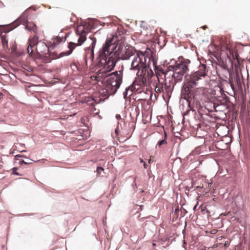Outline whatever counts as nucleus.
<instances>
[{
	"label": "nucleus",
	"mask_w": 250,
	"mask_h": 250,
	"mask_svg": "<svg viewBox=\"0 0 250 250\" xmlns=\"http://www.w3.org/2000/svg\"><path fill=\"white\" fill-rule=\"evenodd\" d=\"M113 40L114 37L107 39L98 52V63L102 67L99 72L98 75L100 77L109 75V71L113 69L119 59L128 60L137 51L131 45H124L121 44L119 45L118 49L114 51L116 46L113 42Z\"/></svg>",
	"instance_id": "nucleus-1"
},
{
	"label": "nucleus",
	"mask_w": 250,
	"mask_h": 250,
	"mask_svg": "<svg viewBox=\"0 0 250 250\" xmlns=\"http://www.w3.org/2000/svg\"><path fill=\"white\" fill-rule=\"evenodd\" d=\"M208 72L206 65L201 64L197 71L186 75L185 78L186 83L183 85L181 91L182 98L188 102L192 99H196V91L194 86L197 85L198 81L205 78Z\"/></svg>",
	"instance_id": "nucleus-2"
},
{
	"label": "nucleus",
	"mask_w": 250,
	"mask_h": 250,
	"mask_svg": "<svg viewBox=\"0 0 250 250\" xmlns=\"http://www.w3.org/2000/svg\"><path fill=\"white\" fill-rule=\"evenodd\" d=\"M136 54L131 62V69L137 71V74L142 77V81L145 83L151 77L153 73L151 69H148V64H146V60L150 58L149 54L147 51H137Z\"/></svg>",
	"instance_id": "nucleus-3"
},
{
	"label": "nucleus",
	"mask_w": 250,
	"mask_h": 250,
	"mask_svg": "<svg viewBox=\"0 0 250 250\" xmlns=\"http://www.w3.org/2000/svg\"><path fill=\"white\" fill-rule=\"evenodd\" d=\"M20 23L19 20L15 21L9 25H0V38L3 49L5 52L8 53L11 50V53L14 54L17 49V45L15 42H12L8 46V39L7 33L19 26Z\"/></svg>",
	"instance_id": "nucleus-4"
},
{
	"label": "nucleus",
	"mask_w": 250,
	"mask_h": 250,
	"mask_svg": "<svg viewBox=\"0 0 250 250\" xmlns=\"http://www.w3.org/2000/svg\"><path fill=\"white\" fill-rule=\"evenodd\" d=\"M100 69L97 71V77L100 79H104L109 77L107 80V84L105 86V90L107 94L109 95L114 94L119 88L123 80V69L118 71H115L114 73H110L111 70L109 71V75L100 77L99 76Z\"/></svg>",
	"instance_id": "nucleus-5"
},
{
	"label": "nucleus",
	"mask_w": 250,
	"mask_h": 250,
	"mask_svg": "<svg viewBox=\"0 0 250 250\" xmlns=\"http://www.w3.org/2000/svg\"><path fill=\"white\" fill-rule=\"evenodd\" d=\"M91 28V25L89 23H85L84 25L78 26L76 30V34L78 37L77 43L73 42H70L68 45L69 50L66 52H62L60 54L58 58L68 56L71 54L76 46L81 45L86 39V35Z\"/></svg>",
	"instance_id": "nucleus-6"
},
{
	"label": "nucleus",
	"mask_w": 250,
	"mask_h": 250,
	"mask_svg": "<svg viewBox=\"0 0 250 250\" xmlns=\"http://www.w3.org/2000/svg\"><path fill=\"white\" fill-rule=\"evenodd\" d=\"M190 63V60L183 59L181 62H176L174 65L167 67L170 73L172 72L171 75L176 82L182 80L184 75L188 70V65Z\"/></svg>",
	"instance_id": "nucleus-7"
},
{
	"label": "nucleus",
	"mask_w": 250,
	"mask_h": 250,
	"mask_svg": "<svg viewBox=\"0 0 250 250\" xmlns=\"http://www.w3.org/2000/svg\"><path fill=\"white\" fill-rule=\"evenodd\" d=\"M151 63L154 67L156 75L158 80L163 75L165 79H166L167 76L169 75V76H170L171 75V73H170V71L167 68L166 70H164L161 67L156 65V61L154 59L148 58V67L149 69H150V67Z\"/></svg>",
	"instance_id": "nucleus-8"
},
{
	"label": "nucleus",
	"mask_w": 250,
	"mask_h": 250,
	"mask_svg": "<svg viewBox=\"0 0 250 250\" xmlns=\"http://www.w3.org/2000/svg\"><path fill=\"white\" fill-rule=\"evenodd\" d=\"M89 38L91 41V43L89 47L86 48L84 56V61L86 65L88 60H90L92 62L94 59V49L96 43V39L94 36H91Z\"/></svg>",
	"instance_id": "nucleus-9"
},
{
	"label": "nucleus",
	"mask_w": 250,
	"mask_h": 250,
	"mask_svg": "<svg viewBox=\"0 0 250 250\" xmlns=\"http://www.w3.org/2000/svg\"><path fill=\"white\" fill-rule=\"evenodd\" d=\"M28 43L29 45L27 48V51L30 55L32 56L34 54L36 47L38 46L39 44L38 43V37L36 35L34 36V37L29 39Z\"/></svg>",
	"instance_id": "nucleus-10"
},
{
	"label": "nucleus",
	"mask_w": 250,
	"mask_h": 250,
	"mask_svg": "<svg viewBox=\"0 0 250 250\" xmlns=\"http://www.w3.org/2000/svg\"><path fill=\"white\" fill-rule=\"evenodd\" d=\"M18 20H19V22H20L19 25L21 23H22L23 24H26L25 28L27 30L29 31H33L34 33L36 32L37 27L35 24L33 22H27V18L26 17H24L23 15L16 21Z\"/></svg>",
	"instance_id": "nucleus-11"
},
{
	"label": "nucleus",
	"mask_w": 250,
	"mask_h": 250,
	"mask_svg": "<svg viewBox=\"0 0 250 250\" xmlns=\"http://www.w3.org/2000/svg\"><path fill=\"white\" fill-rule=\"evenodd\" d=\"M35 51H36L41 56L44 54H46L47 53L48 54H49V55H51L49 48L45 43L43 42L39 43L38 46L36 47Z\"/></svg>",
	"instance_id": "nucleus-12"
},
{
	"label": "nucleus",
	"mask_w": 250,
	"mask_h": 250,
	"mask_svg": "<svg viewBox=\"0 0 250 250\" xmlns=\"http://www.w3.org/2000/svg\"><path fill=\"white\" fill-rule=\"evenodd\" d=\"M221 52H225L227 57L229 60L231 59V58L234 59L235 57L237 58V54L235 52L234 53L232 48H230V46L228 45L222 46L221 48Z\"/></svg>",
	"instance_id": "nucleus-13"
},
{
	"label": "nucleus",
	"mask_w": 250,
	"mask_h": 250,
	"mask_svg": "<svg viewBox=\"0 0 250 250\" xmlns=\"http://www.w3.org/2000/svg\"><path fill=\"white\" fill-rule=\"evenodd\" d=\"M221 74L222 75L223 78L224 79H228V76L230 75L231 73H232L230 70H229L227 66V65H225L222 69L221 71Z\"/></svg>",
	"instance_id": "nucleus-14"
},
{
	"label": "nucleus",
	"mask_w": 250,
	"mask_h": 250,
	"mask_svg": "<svg viewBox=\"0 0 250 250\" xmlns=\"http://www.w3.org/2000/svg\"><path fill=\"white\" fill-rule=\"evenodd\" d=\"M66 38H63V37L57 36L54 38L53 40L52 44L54 46L57 45L59 44L60 42H64L65 41Z\"/></svg>",
	"instance_id": "nucleus-15"
},
{
	"label": "nucleus",
	"mask_w": 250,
	"mask_h": 250,
	"mask_svg": "<svg viewBox=\"0 0 250 250\" xmlns=\"http://www.w3.org/2000/svg\"><path fill=\"white\" fill-rule=\"evenodd\" d=\"M234 82L237 83L238 86H240L241 85L242 81L240 78V74L238 70H236L235 71V74L234 76Z\"/></svg>",
	"instance_id": "nucleus-16"
},
{
	"label": "nucleus",
	"mask_w": 250,
	"mask_h": 250,
	"mask_svg": "<svg viewBox=\"0 0 250 250\" xmlns=\"http://www.w3.org/2000/svg\"><path fill=\"white\" fill-rule=\"evenodd\" d=\"M164 90V93H166L167 96H169L171 94L172 91V88L170 84L167 85L166 83L163 87Z\"/></svg>",
	"instance_id": "nucleus-17"
},
{
	"label": "nucleus",
	"mask_w": 250,
	"mask_h": 250,
	"mask_svg": "<svg viewBox=\"0 0 250 250\" xmlns=\"http://www.w3.org/2000/svg\"><path fill=\"white\" fill-rule=\"evenodd\" d=\"M229 77H228V79L229 80V83L230 85V86L232 88V89H234V78L232 77V72L230 74V75H229Z\"/></svg>",
	"instance_id": "nucleus-18"
},
{
	"label": "nucleus",
	"mask_w": 250,
	"mask_h": 250,
	"mask_svg": "<svg viewBox=\"0 0 250 250\" xmlns=\"http://www.w3.org/2000/svg\"><path fill=\"white\" fill-rule=\"evenodd\" d=\"M166 138H167V134L166 132H165V139L159 141L157 144L159 147H160L161 146H162L163 145L167 144V141L166 140Z\"/></svg>",
	"instance_id": "nucleus-19"
},
{
	"label": "nucleus",
	"mask_w": 250,
	"mask_h": 250,
	"mask_svg": "<svg viewBox=\"0 0 250 250\" xmlns=\"http://www.w3.org/2000/svg\"><path fill=\"white\" fill-rule=\"evenodd\" d=\"M155 92L159 94L161 92L164 93V90L163 88V86H157L155 88Z\"/></svg>",
	"instance_id": "nucleus-20"
},
{
	"label": "nucleus",
	"mask_w": 250,
	"mask_h": 250,
	"mask_svg": "<svg viewBox=\"0 0 250 250\" xmlns=\"http://www.w3.org/2000/svg\"><path fill=\"white\" fill-rule=\"evenodd\" d=\"M17 169H18L17 167L13 168L12 174L17 175H21V174H20V173H19L18 172H17Z\"/></svg>",
	"instance_id": "nucleus-21"
},
{
	"label": "nucleus",
	"mask_w": 250,
	"mask_h": 250,
	"mask_svg": "<svg viewBox=\"0 0 250 250\" xmlns=\"http://www.w3.org/2000/svg\"><path fill=\"white\" fill-rule=\"evenodd\" d=\"M104 169L102 167H98L97 168V172L98 174L101 173V171H103Z\"/></svg>",
	"instance_id": "nucleus-22"
},
{
	"label": "nucleus",
	"mask_w": 250,
	"mask_h": 250,
	"mask_svg": "<svg viewBox=\"0 0 250 250\" xmlns=\"http://www.w3.org/2000/svg\"><path fill=\"white\" fill-rule=\"evenodd\" d=\"M128 89V88H126V89H125V92L123 93L124 96V98H126V96H127V93Z\"/></svg>",
	"instance_id": "nucleus-23"
},
{
	"label": "nucleus",
	"mask_w": 250,
	"mask_h": 250,
	"mask_svg": "<svg viewBox=\"0 0 250 250\" xmlns=\"http://www.w3.org/2000/svg\"><path fill=\"white\" fill-rule=\"evenodd\" d=\"M229 245V242L228 241H226L224 243L225 247H228Z\"/></svg>",
	"instance_id": "nucleus-24"
},
{
	"label": "nucleus",
	"mask_w": 250,
	"mask_h": 250,
	"mask_svg": "<svg viewBox=\"0 0 250 250\" xmlns=\"http://www.w3.org/2000/svg\"><path fill=\"white\" fill-rule=\"evenodd\" d=\"M22 163H24L25 164H30L31 163L30 162H26L23 160H22V161H20V164H21Z\"/></svg>",
	"instance_id": "nucleus-25"
},
{
	"label": "nucleus",
	"mask_w": 250,
	"mask_h": 250,
	"mask_svg": "<svg viewBox=\"0 0 250 250\" xmlns=\"http://www.w3.org/2000/svg\"><path fill=\"white\" fill-rule=\"evenodd\" d=\"M217 231V229H212L211 230V234H215Z\"/></svg>",
	"instance_id": "nucleus-26"
},
{
	"label": "nucleus",
	"mask_w": 250,
	"mask_h": 250,
	"mask_svg": "<svg viewBox=\"0 0 250 250\" xmlns=\"http://www.w3.org/2000/svg\"><path fill=\"white\" fill-rule=\"evenodd\" d=\"M21 155H17L15 156V158L16 160H18L19 159V158L21 157Z\"/></svg>",
	"instance_id": "nucleus-27"
},
{
	"label": "nucleus",
	"mask_w": 250,
	"mask_h": 250,
	"mask_svg": "<svg viewBox=\"0 0 250 250\" xmlns=\"http://www.w3.org/2000/svg\"><path fill=\"white\" fill-rule=\"evenodd\" d=\"M224 238V236H220V237H218V239L219 240H221L222 239H223V238Z\"/></svg>",
	"instance_id": "nucleus-28"
},
{
	"label": "nucleus",
	"mask_w": 250,
	"mask_h": 250,
	"mask_svg": "<svg viewBox=\"0 0 250 250\" xmlns=\"http://www.w3.org/2000/svg\"><path fill=\"white\" fill-rule=\"evenodd\" d=\"M144 167L145 168H147V165L145 162H144Z\"/></svg>",
	"instance_id": "nucleus-29"
},
{
	"label": "nucleus",
	"mask_w": 250,
	"mask_h": 250,
	"mask_svg": "<svg viewBox=\"0 0 250 250\" xmlns=\"http://www.w3.org/2000/svg\"><path fill=\"white\" fill-rule=\"evenodd\" d=\"M217 246H218V244L214 245L213 246V248H216V247H217Z\"/></svg>",
	"instance_id": "nucleus-30"
},
{
	"label": "nucleus",
	"mask_w": 250,
	"mask_h": 250,
	"mask_svg": "<svg viewBox=\"0 0 250 250\" xmlns=\"http://www.w3.org/2000/svg\"><path fill=\"white\" fill-rule=\"evenodd\" d=\"M206 28H207V26H206V25H205V26H204L203 27V28L204 29H205Z\"/></svg>",
	"instance_id": "nucleus-31"
},
{
	"label": "nucleus",
	"mask_w": 250,
	"mask_h": 250,
	"mask_svg": "<svg viewBox=\"0 0 250 250\" xmlns=\"http://www.w3.org/2000/svg\"><path fill=\"white\" fill-rule=\"evenodd\" d=\"M151 162V158H150V159H149V161H148V163H150Z\"/></svg>",
	"instance_id": "nucleus-32"
},
{
	"label": "nucleus",
	"mask_w": 250,
	"mask_h": 250,
	"mask_svg": "<svg viewBox=\"0 0 250 250\" xmlns=\"http://www.w3.org/2000/svg\"><path fill=\"white\" fill-rule=\"evenodd\" d=\"M141 162H142V163L143 162V160L142 159L141 160Z\"/></svg>",
	"instance_id": "nucleus-33"
},
{
	"label": "nucleus",
	"mask_w": 250,
	"mask_h": 250,
	"mask_svg": "<svg viewBox=\"0 0 250 250\" xmlns=\"http://www.w3.org/2000/svg\"><path fill=\"white\" fill-rule=\"evenodd\" d=\"M115 132L117 133V129L115 130Z\"/></svg>",
	"instance_id": "nucleus-34"
}]
</instances>
